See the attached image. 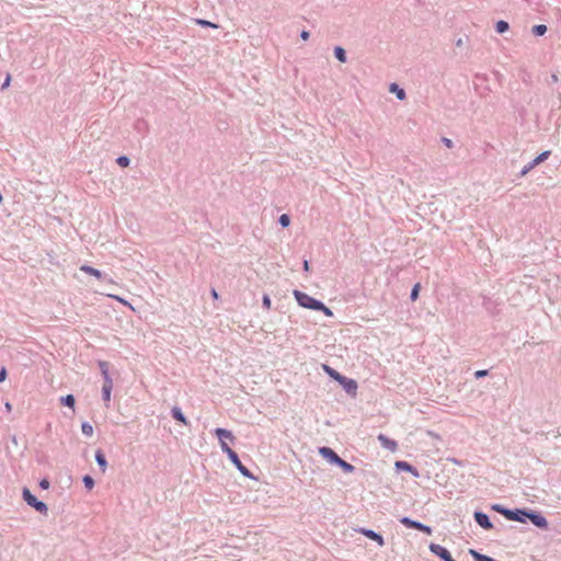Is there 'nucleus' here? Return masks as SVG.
<instances>
[{
    "instance_id": "obj_24",
    "label": "nucleus",
    "mask_w": 561,
    "mask_h": 561,
    "mask_svg": "<svg viewBox=\"0 0 561 561\" xmlns=\"http://www.w3.org/2000/svg\"><path fill=\"white\" fill-rule=\"evenodd\" d=\"M81 431L88 437H91L94 433L93 426L91 424H89L88 422L82 423Z\"/></svg>"
},
{
    "instance_id": "obj_47",
    "label": "nucleus",
    "mask_w": 561,
    "mask_h": 561,
    "mask_svg": "<svg viewBox=\"0 0 561 561\" xmlns=\"http://www.w3.org/2000/svg\"><path fill=\"white\" fill-rule=\"evenodd\" d=\"M533 168H529V164L523 170V174H526L529 170H531Z\"/></svg>"
},
{
    "instance_id": "obj_26",
    "label": "nucleus",
    "mask_w": 561,
    "mask_h": 561,
    "mask_svg": "<svg viewBox=\"0 0 561 561\" xmlns=\"http://www.w3.org/2000/svg\"><path fill=\"white\" fill-rule=\"evenodd\" d=\"M334 54H335V57H336L341 62H345V61H346L345 50H344L342 47H335V49H334Z\"/></svg>"
},
{
    "instance_id": "obj_34",
    "label": "nucleus",
    "mask_w": 561,
    "mask_h": 561,
    "mask_svg": "<svg viewBox=\"0 0 561 561\" xmlns=\"http://www.w3.org/2000/svg\"><path fill=\"white\" fill-rule=\"evenodd\" d=\"M117 163L118 165H121L122 168H126L129 165V159L127 157H119L117 159Z\"/></svg>"
},
{
    "instance_id": "obj_7",
    "label": "nucleus",
    "mask_w": 561,
    "mask_h": 561,
    "mask_svg": "<svg viewBox=\"0 0 561 561\" xmlns=\"http://www.w3.org/2000/svg\"><path fill=\"white\" fill-rule=\"evenodd\" d=\"M525 516L529 518L531 523L537 527L547 528L548 526L547 519L540 514L526 513Z\"/></svg>"
},
{
    "instance_id": "obj_45",
    "label": "nucleus",
    "mask_w": 561,
    "mask_h": 561,
    "mask_svg": "<svg viewBox=\"0 0 561 561\" xmlns=\"http://www.w3.org/2000/svg\"><path fill=\"white\" fill-rule=\"evenodd\" d=\"M211 296L214 299H218V293L216 291V289L211 290Z\"/></svg>"
},
{
    "instance_id": "obj_21",
    "label": "nucleus",
    "mask_w": 561,
    "mask_h": 561,
    "mask_svg": "<svg viewBox=\"0 0 561 561\" xmlns=\"http://www.w3.org/2000/svg\"><path fill=\"white\" fill-rule=\"evenodd\" d=\"M396 466H397V468H400V469H402V470H405V471L412 472V473H414L415 476H417V472L414 470V468H413L410 463H408V462H405V461H397V462H396Z\"/></svg>"
},
{
    "instance_id": "obj_38",
    "label": "nucleus",
    "mask_w": 561,
    "mask_h": 561,
    "mask_svg": "<svg viewBox=\"0 0 561 561\" xmlns=\"http://www.w3.org/2000/svg\"><path fill=\"white\" fill-rule=\"evenodd\" d=\"M39 486L44 490H47L49 488V481L47 479L41 480Z\"/></svg>"
},
{
    "instance_id": "obj_6",
    "label": "nucleus",
    "mask_w": 561,
    "mask_h": 561,
    "mask_svg": "<svg viewBox=\"0 0 561 561\" xmlns=\"http://www.w3.org/2000/svg\"><path fill=\"white\" fill-rule=\"evenodd\" d=\"M320 454L331 463L337 465V461L341 459V457L331 448L329 447H322L320 448Z\"/></svg>"
},
{
    "instance_id": "obj_5",
    "label": "nucleus",
    "mask_w": 561,
    "mask_h": 561,
    "mask_svg": "<svg viewBox=\"0 0 561 561\" xmlns=\"http://www.w3.org/2000/svg\"><path fill=\"white\" fill-rule=\"evenodd\" d=\"M400 522L403 525H405L407 527L421 530L427 535L432 534V529L428 526H425L419 522H414V520L410 519L409 517H403Z\"/></svg>"
},
{
    "instance_id": "obj_28",
    "label": "nucleus",
    "mask_w": 561,
    "mask_h": 561,
    "mask_svg": "<svg viewBox=\"0 0 561 561\" xmlns=\"http://www.w3.org/2000/svg\"><path fill=\"white\" fill-rule=\"evenodd\" d=\"M497 33H504L508 30V23L505 21H499L495 25Z\"/></svg>"
},
{
    "instance_id": "obj_33",
    "label": "nucleus",
    "mask_w": 561,
    "mask_h": 561,
    "mask_svg": "<svg viewBox=\"0 0 561 561\" xmlns=\"http://www.w3.org/2000/svg\"><path fill=\"white\" fill-rule=\"evenodd\" d=\"M419 291H420V284H415L412 291H411V299L413 301H415L419 297Z\"/></svg>"
},
{
    "instance_id": "obj_32",
    "label": "nucleus",
    "mask_w": 561,
    "mask_h": 561,
    "mask_svg": "<svg viewBox=\"0 0 561 561\" xmlns=\"http://www.w3.org/2000/svg\"><path fill=\"white\" fill-rule=\"evenodd\" d=\"M279 224L283 226V227H288L289 224H290V218L288 215L286 214H283L280 217H279Z\"/></svg>"
},
{
    "instance_id": "obj_27",
    "label": "nucleus",
    "mask_w": 561,
    "mask_h": 561,
    "mask_svg": "<svg viewBox=\"0 0 561 561\" xmlns=\"http://www.w3.org/2000/svg\"><path fill=\"white\" fill-rule=\"evenodd\" d=\"M318 306L319 307H317L316 310L323 312L327 317L333 316L332 310L330 308H328L323 302L320 301Z\"/></svg>"
},
{
    "instance_id": "obj_30",
    "label": "nucleus",
    "mask_w": 561,
    "mask_h": 561,
    "mask_svg": "<svg viewBox=\"0 0 561 561\" xmlns=\"http://www.w3.org/2000/svg\"><path fill=\"white\" fill-rule=\"evenodd\" d=\"M196 23H197L198 25H202V26H207V27H213V28H217V27H218V25H217V24L211 23V22L206 21V20H202V19H197V20H196Z\"/></svg>"
},
{
    "instance_id": "obj_48",
    "label": "nucleus",
    "mask_w": 561,
    "mask_h": 561,
    "mask_svg": "<svg viewBox=\"0 0 561 561\" xmlns=\"http://www.w3.org/2000/svg\"><path fill=\"white\" fill-rule=\"evenodd\" d=\"M494 510H495V511H497V512H501V513H502V511H503V510H502L501 507H499L497 505H495V506H494Z\"/></svg>"
},
{
    "instance_id": "obj_41",
    "label": "nucleus",
    "mask_w": 561,
    "mask_h": 561,
    "mask_svg": "<svg viewBox=\"0 0 561 561\" xmlns=\"http://www.w3.org/2000/svg\"><path fill=\"white\" fill-rule=\"evenodd\" d=\"M486 375H488V371H486V370H477V371L474 373V376H476L477 378H481V377H484V376H486Z\"/></svg>"
},
{
    "instance_id": "obj_43",
    "label": "nucleus",
    "mask_w": 561,
    "mask_h": 561,
    "mask_svg": "<svg viewBox=\"0 0 561 561\" xmlns=\"http://www.w3.org/2000/svg\"><path fill=\"white\" fill-rule=\"evenodd\" d=\"M443 141L444 144L446 145L447 148H451L453 147V141L448 138H443Z\"/></svg>"
},
{
    "instance_id": "obj_25",
    "label": "nucleus",
    "mask_w": 561,
    "mask_h": 561,
    "mask_svg": "<svg viewBox=\"0 0 561 561\" xmlns=\"http://www.w3.org/2000/svg\"><path fill=\"white\" fill-rule=\"evenodd\" d=\"M547 32V26L543 25V24H538V25H535L533 27V33L536 35V36H542L545 35Z\"/></svg>"
},
{
    "instance_id": "obj_14",
    "label": "nucleus",
    "mask_w": 561,
    "mask_h": 561,
    "mask_svg": "<svg viewBox=\"0 0 561 561\" xmlns=\"http://www.w3.org/2000/svg\"><path fill=\"white\" fill-rule=\"evenodd\" d=\"M80 270L82 272L89 274V275H92V276L96 277V278H101L102 277V273L99 270H96V268H94L92 266L81 265Z\"/></svg>"
},
{
    "instance_id": "obj_11",
    "label": "nucleus",
    "mask_w": 561,
    "mask_h": 561,
    "mask_svg": "<svg viewBox=\"0 0 561 561\" xmlns=\"http://www.w3.org/2000/svg\"><path fill=\"white\" fill-rule=\"evenodd\" d=\"M502 514L510 520L524 522L525 519L522 517L525 516L526 512L524 511H502Z\"/></svg>"
},
{
    "instance_id": "obj_17",
    "label": "nucleus",
    "mask_w": 561,
    "mask_h": 561,
    "mask_svg": "<svg viewBox=\"0 0 561 561\" xmlns=\"http://www.w3.org/2000/svg\"><path fill=\"white\" fill-rule=\"evenodd\" d=\"M324 370L325 373L332 377L334 380H336L339 383L341 382L342 378L344 376H342L340 373H337L336 370H334L333 368H331L330 366H324Z\"/></svg>"
},
{
    "instance_id": "obj_42",
    "label": "nucleus",
    "mask_w": 561,
    "mask_h": 561,
    "mask_svg": "<svg viewBox=\"0 0 561 561\" xmlns=\"http://www.w3.org/2000/svg\"><path fill=\"white\" fill-rule=\"evenodd\" d=\"M310 34L308 31H302L301 34H300V37L304 39V41H307L309 38Z\"/></svg>"
},
{
    "instance_id": "obj_23",
    "label": "nucleus",
    "mask_w": 561,
    "mask_h": 561,
    "mask_svg": "<svg viewBox=\"0 0 561 561\" xmlns=\"http://www.w3.org/2000/svg\"><path fill=\"white\" fill-rule=\"evenodd\" d=\"M61 403L73 409L75 408V403H76V400H75V397L72 394H67L66 397H62L60 399Z\"/></svg>"
},
{
    "instance_id": "obj_36",
    "label": "nucleus",
    "mask_w": 561,
    "mask_h": 561,
    "mask_svg": "<svg viewBox=\"0 0 561 561\" xmlns=\"http://www.w3.org/2000/svg\"><path fill=\"white\" fill-rule=\"evenodd\" d=\"M108 297L119 301L121 304L125 305V306H128V307H131L130 304L125 300L124 298L119 297V296H116V295H108Z\"/></svg>"
},
{
    "instance_id": "obj_10",
    "label": "nucleus",
    "mask_w": 561,
    "mask_h": 561,
    "mask_svg": "<svg viewBox=\"0 0 561 561\" xmlns=\"http://www.w3.org/2000/svg\"><path fill=\"white\" fill-rule=\"evenodd\" d=\"M378 440L380 442L382 447H385V448H387V449H389L391 451H396L397 448H398V444L394 440H392V439L388 438L387 436H385L383 434H379L378 435Z\"/></svg>"
},
{
    "instance_id": "obj_19",
    "label": "nucleus",
    "mask_w": 561,
    "mask_h": 561,
    "mask_svg": "<svg viewBox=\"0 0 561 561\" xmlns=\"http://www.w3.org/2000/svg\"><path fill=\"white\" fill-rule=\"evenodd\" d=\"M337 466L341 467V469L346 473H351L355 469L353 465L346 462L342 458L337 461Z\"/></svg>"
},
{
    "instance_id": "obj_16",
    "label": "nucleus",
    "mask_w": 561,
    "mask_h": 561,
    "mask_svg": "<svg viewBox=\"0 0 561 561\" xmlns=\"http://www.w3.org/2000/svg\"><path fill=\"white\" fill-rule=\"evenodd\" d=\"M550 156V151H545L540 153L538 157H536L530 163L529 168H535L539 163L543 162L548 157Z\"/></svg>"
},
{
    "instance_id": "obj_18",
    "label": "nucleus",
    "mask_w": 561,
    "mask_h": 561,
    "mask_svg": "<svg viewBox=\"0 0 561 561\" xmlns=\"http://www.w3.org/2000/svg\"><path fill=\"white\" fill-rule=\"evenodd\" d=\"M172 415L176 421L181 422L182 424H187L186 417L183 415L182 411L179 408L172 409Z\"/></svg>"
},
{
    "instance_id": "obj_31",
    "label": "nucleus",
    "mask_w": 561,
    "mask_h": 561,
    "mask_svg": "<svg viewBox=\"0 0 561 561\" xmlns=\"http://www.w3.org/2000/svg\"><path fill=\"white\" fill-rule=\"evenodd\" d=\"M471 554L476 558L478 561H493L491 558L486 556H482L473 550H471Z\"/></svg>"
},
{
    "instance_id": "obj_3",
    "label": "nucleus",
    "mask_w": 561,
    "mask_h": 561,
    "mask_svg": "<svg viewBox=\"0 0 561 561\" xmlns=\"http://www.w3.org/2000/svg\"><path fill=\"white\" fill-rule=\"evenodd\" d=\"M23 499L30 506L34 507L37 512L42 514L47 513V505L44 502L38 501L26 488L23 489Z\"/></svg>"
},
{
    "instance_id": "obj_1",
    "label": "nucleus",
    "mask_w": 561,
    "mask_h": 561,
    "mask_svg": "<svg viewBox=\"0 0 561 561\" xmlns=\"http://www.w3.org/2000/svg\"><path fill=\"white\" fill-rule=\"evenodd\" d=\"M215 433L219 438V444L222 451L227 454L228 458L236 467H240L241 461L238 455L228 446V444H225V438H227L230 442L234 440V436L232 435V433L225 428H217Z\"/></svg>"
},
{
    "instance_id": "obj_12",
    "label": "nucleus",
    "mask_w": 561,
    "mask_h": 561,
    "mask_svg": "<svg viewBox=\"0 0 561 561\" xmlns=\"http://www.w3.org/2000/svg\"><path fill=\"white\" fill-rule=\"evenodd\" d=\"M362 534L365 535L367 538L375 540L380 547L385 545L383 538L374 530L363 529Z\"/></svg>"
},
{
    "instance_id": "obj_9",
    "label": "nucleus",
    "mask_w": 561,
    "mask_h": 561,
    "mask_svg": "<svg viewBox=\"0 0 561 561\" xmlns=\"http://www.w3.org/2000/svg\"><path fill=\"white\" fill-rule=\"evenodd\" d=\"M474 519L484 529H491L493 527L492 523L489 519V516L484 513L477 512L474 514Z\"/></svg>"
},
{
    "instance_id": "obj_35",
    "label": "nucleus",
    "mask_w": 561,
    "mask_h": 561,
    "mask_svg": "<svg viewBox=\"0 0 561 561\" xmlns=\"http://www.w3.org/2000/svg\"><path fill=\"white\" fill-rule=\"evenodd\" d=\"M262 302H263V306L265 309H267V310L271 309L272 301H271V298L268 297V295L263 296Z\"/></svg>"
},
{
    "instance_id": "obj_39",
    "label": "nucleus",
    "mask_w": 561,
    "mask_h": 561,
    "mask_svg": "<svg viewBox=\"0 0 561 561\" xmlns=\"http://www.w3.org/2000/svg\"><path fill=\"white\" fill-rule=\"evenodd\" d=\"M7 378V369L3 367L0 369V382L4 381Z\"/></svg>"
},
{
    "instance_id": "obj_4",
    "label": "nucleus",
    "mask_w": 561,
    "mask_h": 561,
    "mask_svg": "<svg viewBox=\"0 0 561 561\" xmlns=\"http://www.w3.org/2000/svg\"><path fill=\"white\" fill-rule=\"evenodd\" d=\"M430 550L436 554L437 557H439L440 559H443L444 561H456L449 553V551L444 548L443 546L440 545H437V543H431L430 545Z\"/></svg>"
},
{
    "instance_id": "obj_15",
    "label": "nucleus",
    "mask_w": 561,
    "mask_h": 561,
    "mask_svg": "<svg viewBox=\"0 0 561 561\" xmlns=\"http://www.w3.org/2000/svg\"><path fill=\"white\" fill-rule=\"evenodd\" d=\"M95 460L99 463V466L101 467L102 472H105L106 468H107V462H106L105 456L103 455V453L101 450H98L95 453Z\"/></svg>"
},
{
    "instance_id": "obj_40",
    "label": "nucleus",
    "mask_w": 561,
    "mask_h": 561,
    "mask_svg": "<svg viewBox=\"0 0 561 561\" xmlns=\"http://www.w3.org/2000/svg\"><path fill=\"white\" fill-rule=\"evenodd\" d=\"M10 83H11V76L8 75L1 88L7 89L10 85Z\"/></svg>"
},
{
    "instance_id": "obj_13",
    "label": "nucleus",
    "mask_w": 561,
    "mask_h": 561,
    "mask_svg": "<svg viewBox=\"0 0 561 561\" xmlns=\"http://www.w3.org/2000/svg\"><path fill=\"white\" fill-rule=\"evenodd\" d=\"M112 389H113V380L104 381L103 387H102V394H103V400L105 402H110Z\"/></svg>"
},
{
    "instance_id": "obj_46",
    "label": "nucleus",
    "mask_w": 561,
    "mask_h": 561,
    "mask_svg": "<svg viewBox=\"0 0 561 561\" xmlns=\"http://www.w3.org/2000/svg\"><path fill=\"white\" fill-rule=\"evenodd\" d=\"M304 270H305L306 272H308V271H309V263H308V261H305V262H304Z\"/></svg>"
},
{
    "instance_id": "obj_37",
    "label": "nucleus",
    "mask_w": 561,
    "mask_h": 561,
    "mask_svg": "<svg viewBox=\"0 0 561 561\" xmlns=\"http://www.w3.org/2000/svg\"><path fill=\"white\" fill-rule=\"evenodd\" d=\"M238 470L244 476V477H250V471L247 467H244L242 465V462L240 463V467H237Z\"/></svg>"
},
{
    "instance_id": "obj_29",
    "label": "nucleus",
    "mask_w": 561,
    "mask_h": 561,
    "mask_svg": "<svg viewBox=\"0 0 561 561\" xmlns=\"http://www.w3.org/2000/svg\"><path fill=\"white\" fill-rule=\"evenodd\" d=\"M83 483L88 490H92L94 486V480L90 476L83 477Z\"/></svg>"
},
{
    "instance_id": "obj_22",
    "label": "nucleus",
    "mask_w": 561,
    "mask_h": 561,
    "mask_svg": "<svg viewBox=\"0 0 561 561\" xmlns=\"http://www.w3.org/2000/svg\"><path fill=\"white\" fill-rule=\"evenodd\" d=\"M99 365H100L104 381L112 380V378L108 374V364L106 362H100Z\"/></svg>"
},
{
    "instance_id": "obj_8",
    "label": "nucleus",
    "mask_w": 561,
    "mask_h": 561,
    "mask_svg": "<svg viewBox=\"0 0 561 561\" xmlns=\"http://www.w3.org/2000/svg\"><path fill=\"white\" fill-rule=\"evenodd\" d=\"M340 385L343 386L344 390L347 392V393H351L353 396L356 394V390H357V382L354 380V379H348L346 377H343Z\"/></svg>"
},
{
    "instance_id": "obj_2",
    "label": "nucleus",
    "mask_w": 561,
    "mask_h": 561,
    "mask_svg": "<svg viewBox=\"0 0 561 561\" xmlns=\"http://www.w3.org/2000/svg\"><path fill=\"white\" fill-rule=\"evenodd\" d=\"M294 296H295L297 302L304 308L316 310L317 307H319L318 305H319L320 300L314 299L313 297L309 296L306 293H302L300 290H295Z\"/></svg>"
},
{
    "instance_id": "obj_44",
    "label": "nucleus",
    "mask_w": 561,
    "mask_h": 561,
    "mask_svg": "<svg viewBox=\"0 0 561 561\" xmlns=\"http://www.w3.org/2000/svg\"><path fill=\"white\" fill-rule=\"evenodd\" d=\"M4 409H5L7 412L10 413L12 411V404L10 402H5L4 403Z\"/></svg>"
},
{
    "instance_id": "obj_20",
    "label": "nucleus",
    "mask_w": 561,
    "mask_h": 561,
    "mask_svg": "<svg viewBox=\"0 0 561 561\" xmlns=\"http://www.w3.org/2000/svg\"><path fill=\"white\" fill-rule=\"evenodd\" d=\"M390 91L396 93V95L398 96L399 100H404L405 99L404 90L400 89L396 83H392L390 85Z\"/></svg>"
}]
</instances>
